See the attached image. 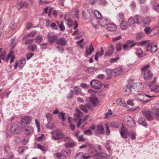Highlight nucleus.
I'll return each mask as SVG.
<instances>
[{
  "label": "nucleus",
  "mask_w": 159,
  "mask_h": 159,
  "mask_svg": "<svg viewBox=\"0 0 159 159\" xmlns=\"http://www.w3.org/2000/svg\"><path fill=\"white\" fill-rule=\"evenodd\" d=\"M139 45L144 47L147 46V51H151L152 53H154L157 49V45H153L151 43H148V41H141L139 43Z\"/></svg>",
  "instance_id": "obj_1"
},
{
  "label": "nucleus",
  "mask_w": 159,
  "mask_h": 159,
  "mask_svg": "<svg viewBox=\"0 0 159 159\" xmlns=\"http://www.w3.org/2000/svg\"><path fill=\"white\" fill-rule=\"evenodd\" d=\"M94 14L95 16V17L98 20H99L101 18V13L98 11L95 10L94 11Z\"/></svg>",
  "instance_id": "obj_37"
},
{
  "label": "nucleus",
  "mask_w": 159,
  "mask_h": 159,
  "mask_svg": "<svg viewBox=\"0 0 159 159\" xmlns=\"http://www.w3.org/2000/svg\"><path fill=\"white\" fill-rule=\"evenodd\" d=\"M136 43H133L130 45H128L126 44H123V48L125 49V50L128 51L130 49L134 46L135 45Z\"/></svg>",
  "instance_id": "obj_28"
},
{
  "label": "nucleus",
  "mask_w": 159,
  "mask_h": 159,
  "mask_svg": "<svg viewBox=\"0 0 159 159\" xmlns=\"http://www.w3.org/2000/svg\"><path fill=\"white\" fill-rule=\"evenodd\" d=\"M36 47V45L34 44H30L28 46V48L30 50L33 51L34 50Z\"/></svg>",
  "instance_id": "obj_50"
},
{
  "label": "nucleus",
  "mask_w": 159,
  "mask_h": 159,
  "mask_svg": "<svg viewBox=\"0 0 159 159\" xmlns=\"http://www.w3.org/2000/svg\"><path fill=\"white\" fill-rule=\"evenodd\" d=\"M95 17H93L91 20V23L96 29L97 28V26L98 24V22L99 20Z\"/></svg>",
  "instance_id": "obj_19"
},
{
  "label": "nucleus",
  "mask_w": 159,
  "mask_h": 159,
  "mask_svg": "<svg viewBox=\"0 0 159 159\" xmlns=\"http://www.w3.org/2000/svg\"><path fill=\"white\" fill-rule=\"evenodd\" d=\"M35 125L36 126V127L37 128L38 131V132H40V124L39 122V121L37 119H35Z\"/></svg>",
  "instance_id": "obj_46"
},
{
  "label": "nucleus",
  "mask_w": 159,
  "mask_h": 159,
  "mask_svg": "<svg viewBox=\"0 0 159 159\" xmlns=\"http://www.w3.org/2000/svg\"><path fill=\"white\" fill-rule=\"evenodd\" d=\"M83 152H79L75 156V159H81L82 158Z\"/></svg>",
  "instance_id": "obj_52"
},
{
  "label": "nucleus",
  "mask_w": 159,
  "mask_h": 159,
  "mask_svg": "<svg viewBox=\"0 0 159 159\" xmlns=\"http://www.w3.org/2000/svg\"><path fill=\"white\" fill-rule=\"evenodd\" d=\"M2 48H0V63L1 62V59H4L6 55V52L3 51L1 52Z\"/></svg>",
  "instance_id": "obj_40"
},
{
  "label": "nucleus",
  "mask_w": 159,
  "mask_h": 159,
  "mask_svg": "<svg viewBox=\"0 0 159 159\" xmlns=\"http://www.w3.org/2000/svg\"><path fill=\"white\" fill-rule=\"evenodd\" d=\"M26 62V60L24 58H22L19 62H16L14 66V68L16 69L18 66L20 68H23Z\"/></svg>",
  "instance_id": "obj_14"
},
{
  "label": "nucleus",
  "mask_w": 159,
  "mask_h": 159,
  "mask_svg": "<svg viewBox=\"0 0 159 159\" xmlns=\"http://www.w3.org/2000/svg\"><path fill=\"white\" fill-rule=\"evenodd\" d=\"M144 30L147 34H149L152 32V30L149 27H147L145 28Z\"/></svg>",
  "instance_id": "obj_53"
},
{
  "label": "nucleus",
  "mask_w": 159,
  "mask_h": 159,
  "mask_svg": "<svg viewBox=\"0 0 159 159\" xmlns=\"http://www.w3.org/2000/svg\"><path fill=\"white\" fill-rule=\"evenodd\" d=\"M65 113H63L62 112H61V113H60V114L58 115V117L59 118L62 119V120L63 121H64L65 120Z\"/></svg>",
  "instance_id": "obj_51"
},
{
  "label": "nucleus",
  "mask_w": 159,
  "mask_h": 159,
  "mask_svg": "<svg viewBox=\"0 0 159 159\" xmlns=\"http://www.w3.org/2000/svg\"><path fill=\"white\" fill-rule=\"evenodd\" d=\"M90 102L94 105H96L98 103V99L95 98L90 97Z\"/></svg>",
  "instance_id": "obj_34"
},
{
  "label": "nucleus",
  "mask_w": 159,
  "mask_h": 159,
  "mask_svg": "<svg viewBox=\"0 0 159 159\" xmlns=\"http://www.w3.org/2000/svg\"><path fill=\"white\" fill-rule=\"evenodd\" d=\"M50 26L52 29L54 30H57L58 28L57 25L54 23H52Z\"/></svg>",
  "instance_id": "obj_60"
},
{
  "label": "nucleus",
  "mask_w": 159,
  "mask_h": 159,
  "mask_svg": "<svg viewBox=\"0 0 159 159\" xmlns=\"http://www.w3.org/2000/svg\"><path fill=\"white\" fill-rule=\"evenodd\" d=\"M142 112L148 120L151 121L153 120V113L150 111L143 110L142 111Z\"/></svg>",
  "instance_id": "obj_9"
},
{
  "label": "nucleus",
  "mask_w": 159,
  "mask_h": 159,
  "mask_svg": "<svg viewBox=\"0 0 159 159\" xmlns=\"http://www.w3.org/2000/svg\"><path fill=\"white\" fill-rule=\"evenodd\" d=\"M94 49L92 44L90 45L89 48L85 50V55L86 57L90 55L94 51Z\"/></svg>",
  "instance_id": "obj_16"
},
{
  "label": "nucleus",
  "mask_w": 159,
  "mask_h": 159,
  "mask_svg": "<svg viewBox=\"0 0 159 159\" xmlns=\"http://www.w3.org/2000/svg\"><path fill=\"white\" fill-rule=\"evenodd\" d=\"M127 24H128L129 26H133L134 23L135 22L134 19L132 17H130L128 20Z\"/></svg>",
  "instance_id": "obj_32"
},
{
  "label": "nucleus",
  "mask_w": 159,
  "mask_h": 159,
  "mask_svg": "<svg viewBox=\"0 0 159 159\" xmlns=\"http://www.w3.org/2000/svg\"><path fill=\"white\" fill-rule=\"evenodd\" d=\"M112 111L111 109H109L107 112L105 114V117H108L109 116L112 114Z\"/></svg>",
  "instance_id": "obj_62"
},
{
  "label": "nucleus",
  "mask_w": 159,
  "mask_h": 159,
  "mask_svg": "<svg viewBox=\"0 0 159 159\" xmlns=\"http://www.w3.org/2000/svg\"><path fill=\"white\" fill-rule=\"evenodd\" d=\"M32 118L30 116H26L22 118L21 120V124L22 126L24 127L25 124H29L31 122Z\"/></svg>",
  "instance_id": "obj_13"
},
{
  "label": "nucleus",
  "mask_w": 159,
  "mask_h": 159,
  "mask_svg": "<svg viewBox=\"0 0 159 159\" xmlns=\"http://www.w3.org/2000/svg\"><path fill=\"white\" fill-rule=\"evenodd\" d=\"M52 139L55 140H58L61 139L63 134L59 129H56L51 132Z\"/></svg>",
  "instance_id": "obj_5"
},
{
  "label": "nucleus",
  "mask_w": 159,
  "mask_h": 159,
  "mask_svg": "<svg viewBox=\"0 0 159 159\" xmlns=\"http://www.w3.org/2000/svg\"><path fill=\"white\" fill-rule=\"evenodd\" d=\"M97 3L99 4H102L103 5H106L107 3V2L104 0H98Z\"/></svg>",
  "instance_id": "obj_56"
},
{
  "label": "nucleus",
  "mask_w": 159,
  "mask_h": 159,
  "mask_svg": "<svg viewBox=\"0 0 159 159\" xmlns=\"http://www.w3.org/2000/svg\"><path fill=\"white\" fill-rule=\"evenodd\" d=\"M121 35H120L117 37L112 38V40L114 42H116L117 41V40L121 39Z\"/></svg>",
  "instance_id": "obj_63"
},
{
  "label": "nucleus",
  "mask_w": 159,
  "mask_h": 159,
  "mask_svg": "<svg viewBox=\"0 0 159 159\" xmlns=\"http://www.w3.org/2000/svg\"><path fill=\"white\" fill-rule=\"evenodd\" d=\"M46 117L48 121V122H51L52 119V115L48 113L46 114Z\"/></svg>",
  "instance_id": "obj_48"
},
{
  "label": "nucleus",
  "mask_w": 159,
  "mask_h": 159,
  "mask_svg": "<svg viewBox=\"0 0 159 159\" xmlns=\"http://www.w3.org/2000/svg\"><path fill=\"white\" fill-rule=\"evenodd\" d=\"M20 128L16 124L13 123L11 125V132L13 134H16L20 132Z\"/></svg>",
  "instance_id": "obj_8"
},
{
  "label": "nucleus",
  "mask_w": 159,
  "mask_h": 159,
  "mask_svg": "<svg viewBox=\"0 0 159 159\" xmlns=\"http://www.w3.org/2000/svg\"><path fill=\"white\" fill-rule=\"evenodd\" d=\"M119 59V57H116V58H111L110 60L109 61L111 63H114Z\"/></svg>",
  "instance_id": "obj_61"
},
{
  "label": "nucleus",
  "mask_w": 159,
  "mask_h": 159,
  "mask_svg": "<svg viewBox=\"0 0 159 159\" xmlns=\"http://www.w3.org/2000/svg\"><path fill=\"white\" fill-rule=\"evenodd\" d=\"M71 150L67 149L63 152V156L64 157L70 156L71 153Z\"/></svg>",
  "instance_id": "obj_35"
},
{
  "label": "nucleus",
  "mask_w": 159,
  "mask_h": 159,
  "mask_svg": "<svg viewBox=\"0 0 159 159\" xmlns=\"http://www.w3.org/2000/svg\"><path fill=\"white\" fill-rule=\"evenodd\" d=\"M120 132L121 137L125 139H126L128 135L129 134V132L128 129L123 126H122L121 128Z\"/></svg>",
  "instance_id": "obj_12"
},
{
  "label": "nucleus",
  "mask_w": 159,
  "mask_h": 159,
  "mask_svg": "<svg viewBox=\"0 0 159 159\" xmlns=\"http://www.w3.org/2000/svg\"><path fill=\"white\" fill-rule=\"evenodd\" d=\"M143 23L144 24L148 25L151 22L150 18L149 17H147L145 18L143 20Z\"/></svg>",
  "instance_id": "obj_45"
},
{
  "label": "nucleus",
  "mask_w": 159,
  "mask_h": 159,
  "mask_svg": "<svg viewBox=\"0 0 159 159\" xmlns=\"http://www.w3.org/2000/svg\"><path fill=\"white\" fill-rule=\"evenodd\" d=\"M36 43H40L42 40V36L41 35H39L37 36L35 39Z\"/></svg>",
  "instance_id": "obj_42"
},
{
  "label": "nucleus",
  "mask_w": 159,
  "mask_h": 159,
  "mask_svg": "<svg viewBox=\"0 0 159 159\" xmlns=\"http://www.w3.org/2000/svg\"><path fill=\"white\" fill-rule=\"evenodd\" d=\"M138 122L140 125L144 126H146L147 125V124L145 122L144 118L143 117H139L138 120Z\"/></svg>",
  "instance_id": "obj_30"
},
{
  "label": "nucleus",
  "mask_w": 159,
  "mask_h": 159,
  "mask_svg": "<svg viewBox=\"0 0 159 159\" xmlns=\"http://www.w3.org/2000/svg\"><path fill=\"white\" fill-rule=\"evenodd\" d=\"M151 90V92L157 93L159 92V86L155 85L152 87Z\"/></svg>",
  "instance_id": "obj_38"
},
{
  "label": "nucleus",
  "mask_w": 159,
  "mask_h": 159,
  "mask_svg": "<svg viewBox=\"0 0 159 159\" xmlns=\"http://www.w3.org/2000/svg\"><path fill=\"white\" fill-rule=\"evenodd\" d=\"M58 36L55 33L52 32H49L47 35L48 42L50 43H52L57 40Z\"/></svg>",
  "instance_id": "obj_4"
},
{
  "label": "nucleus",
  "mask_w": 159,
  "mask_h": 159,
  "mask_svg": "<svg viewBox=\"0 0 159 159\" xmlns=\"http://www.w3.org/2000/svg\"><path fill=\"white\" fill-rule=\"evenodd\" d=\"M113 70L109 69H107L106 70V72L107 74V78L108 79H111V75L112 74Z\"/></svg>",
  "instance_id": "obj_39"
},
{
  "label": "nucleus",
  "mask_w": 159,
  "mask_h": 159,
  "mask_svg": "<svg viewBox=\"0 0 159 159\" xmlns=\"http://www.w3.org/2000/svg\"><path fill=\"white\" fill-rule=\"evenodd\" d=\"M133 18L136 24H139L143 20L142 18L140 16H135Z\"/></svg>",
  "instance_id": "obj_25"
},
{
  "label": "nucleus",
  "mask_w": 159,
  "mask_h": 159,
  "mask_svg": "<svg viewBox=\"0 0 159 159\" xmlns=\"http://www.w3.org/2000/svg\"><path fill=\"white\" fill-rule=\"evenodd\" d=\"M144 34L143 32L137 33L136 35V38L137 40L140 39L144 36Z\"/></svg>",
  "instance_id": "obj_36"
},
{
  "label": "nucleus",
  "mask_w": 159,
  "mask_h": 159,
  "mask_svg": "<svg viewBox=\"0 0 159 159\" xmlns=\"http://www.w3.org/2000/svg\"><path fill=\"white\" fill-rule=\"evenodd\" d=\"M136 54L139 57H142L143 56V51L141 48H138L136 49Z\"/></svg>",
  "instance_id": "obj_31"
},
{
  "label": "nucleus",
  "mask_w": 159,
  "mask_h": 159,
  "mask_svg": "<svg viewBox=\"0 0 159 159\" xmlns=\"http://www.w3.org/2000/svg\"><path fill=\"white\" fill-rule=\"evenodd\" d=\"M84 119H80L79 120L78 123L77 124V127L78 128H80V125L84 122Z\"/></svg>",
  "instance_id": "obj_58"
},
{
  "label": "nucleus",
  "mask_w": 159,
  "mask_h": 159,
  "mask_svg": "<svg viewBox=\"0 0 159 159\" xmlns=\"http://www.w3.org/2000/svg\"><path fill=\"white\" fill-rule=\"evenodd\" d=\"M76 113L74 115V117L79 118L82 116V113L78 108H76Z\"/></svg>",
  "instance_id": "obj_33"
},
{
  "label": "nucleus",
  "mask_w": 159,
  "mask_h": 159,
  "mask_svg": "<svg viewBox=\"0 0 159 159\" xmlns=\"http://www.w3.org/2000/svg\"><path fill=\"white\" fill-rule=\"evenodd\" d=\"M114 51V48L112 45H111L109 48L108 50L107 51L105 54L106 56H110L112 54Z\"/></svg>",
  "instance_id": "obj_26"
},
{
  "label": "nucleus",
  "mask_w": 159,
  "mask_h": 159,
  "mask_svg": "<svg viewBox=\"0 0 159 159\" xmlns=\"http://www.w3.org/2000/svg\"><path fill=\"white\" fill-rule=\"evenodd\" d=\"M120 26L121 28L123 30L126 29L129 26L127 23L123 20H121Z\"/></svg>",
  "instance_id": "obj_23"
},
{
  "label": "nucleus",
  "mask_w": 159,
  "mask_h": 159,
  "mask_svg": "<svg viewBox=\"0 0 159 159\" xmlns=\"http://www.w3.org/2000/svg\"><path fill=\"white\" fill-rule=\"evenodd\" d=\"M123 121L129 127H133L135 125V123L134 119L128 115L124 117Z\"/></svg>",
  "instance_id": "obj_3"
},
{
  "label": "nucleus",
  "mask_w": 159,
  "mask_h": 159,
  "mask_svg": "<svg viewBox=\"0 0 159 159\" xmlns=\"http://www.w3.org/2000/svg\"><path fill=\"white\" fill-rule=\"evenodd\" d=\"M61 139H63L66 142L70 141L71 139L70 137H67L66 136L64 135L63 134L61 137Z\"/></svg>",
  "instance_id": "obj_43"
},
{
  "label": "nucleus",
  "mask_w": 159,
  "mask_h": 159,
  "mask_svg": "<svg viewBox=\"0 0 159 159\" xmlns=\"http://www.w3.org/2000/svg\"><path fill=\"white\" fill-rule=\"evenodd\" d=\"M84 134L86 135L89 136L93 134V132L91 130L88 129L84 131Z\"/></svg>",
  "instance_id": "obj_54"
},
{
  "label": "nucleus",
  "mask_w": 159,
  "mask_h": 159,
  "mask_svg": "<svg viewBox=\"0 0 159 159\" xmlns=\"http://www.w3.org/2000/svg\"><path fill=\"white\" fill-rule=\"evenodd\" d=\"M129 135L130 137L132 139V140L135 139L136 134L134 131L132 130L130 131V134H129Z\"/></svg>",
  "instance_id": "obj_41"
},
{
  "label": "nucleus",
  "mask_w": 159,
  "mask_h": 159,
  "mask_svg": "<svg viewBox=\"0 0 159 159\" xmlns=\"http://www.w3.org/2000/svg\"><path fill=\"white\" fill-rule=\"evenodd\" d=\"M33 128L31 126H29L25 130V133L26 135H30L33 132Z\"/></svg>",
  "instance_id": "obj_20"
},
{
  "label": "nucleus",
  "mask_w": 159,
  "mask_h": 159,
  "mask_svg": "<svg viewBox=\"0 0 159 159\" xmlns=\"http://www.w3.org/2000/svg\"><path fill=\"white\" fill-rule=\"evenodd\" d=\"M116 51H118L121 50L122 48V44L120 43H117L116 44Z\"/></svg>",
  "instance_id": "obj_55"
},
{
  "label": "nucleus",
  "mask_w": 159,
  "mask_h": 159,
  "mask_svg": "<svg viewBox=\"0 0 159 159\" xmlns=\"http://www.w3.org/2000/svg\"><path fill=\"white\" fill-rule=\"evenodd\" d=\"M66 40L63 37H61L58 39L56 41V43L57 44L62 46L66 45Z\"/></svg>",
  "instance_id": "obj_15"
},
{
  "label": "nucleus",
  "mask_w": 159,
  "mask_h": 159,
  "mask_svg": "<svg viewBox=\"0 0 159 159\" xmlns=\"http://www.w3.org/2000/svg\"><path fill=\"white\" fill-rule=\"evenodd\" d=\"M121 68H118L114 69L113 71L116 73V75H119L121 73Z\"/></svg>",
  "instance_id": "obj_49"
},
{
  "label": "nucleus",
  "mask_w": 159,
  "mask_h": 159,
  "mask_svg": "<svg viewBox=\"0 0 159 159\" xmlns=\"http://www.w3.org/2000/svg\"><path fill=\"white\" fill-rule=\"evenodd\" d=\"M90 85L91 87L96 89H98L101 88L102 84L99 80H93L90 82Z\"/></svg>",
  "instance_id": "obj_7"
},
{
  "label": "nucleus",
  "mask_w": 159,
  "mask_h": 159,
  "mask_svg": "<svg viewBox=\"0 0 159 159\" xmlns=\"http://www.w3.org/2000/svg\"><path fill=\"white\" fill-rule=\"evenodd\" d=\"M135 98L137 101H139L142 104H145L148 102L151 99L145 100L144 95L140 93L138 94L135 96Z\"/></svg>",
  "instance_id": "obj_6"
},
{
  "label": "nucleus",
  "mask_w": 159,
  "mask_h": 159,
  "mask_svg": "<svg viewBox=\"0 0 159 159\" xmlns=\"http://www.w3.org/2000/svg\"><path fill=\"white\" fill-rule=\"evenodd\" d=\"M104 132V129L102 124H99L97 126V128L94 132V134L96 136H98L99 134H103Z\"/></svg>",
  "instance_id": "obj_11"
},
{
  "label": "nucleus",
  "mask_w": 159,
  "mask_h": 159,
  "mask_svg": "<svg viewBox=\"0 0 159 159\" xmlns=\"http://www.w3.org/2000/svg\"><path fill=\"white\" fill-rule=\"evenodd\" d=\"M29 139L28 138H24L22 139L21 142L23 144H26L27 143Z\"/></svg>",
  "instance_id": "obj_59"
},
{
  "label": "nucleus",
  "mask_w": 159,
  "mask_h": 159,
  "mask_svg": "<svg viewBox=\"0 0 159 159\" xmlns=\"http://www.w3.org/2000/svg\"><path fill=\"white\" fill-rule=\"evenodd\" d=\"M110 126L114 128H118L119 127V124L116 122H113L111 123Z\"/></svg>",
  "instance_id": "obj_57"
},
{
  "label": "nucleus",
  "mask_w": 159,
  "mask_h": 159,
  "mask_svg": "<svg viewBox=\"0 0 159 159\" xmlns=\"http://www.w3.org/2000/svg\"><path fill=\"white\" fill-rule=\"evenodd\" d=\"M116 103L118 105H120L123 107L125 106L126 105V102L125 101L121 98H118L116 101Z\"/></svg>",
  "instance_id": "obj_18"
},
{
  "label": "nucleus",
  "mask_w": 159,
  "mask_h": 159,
  "mask_svg": "<svg viewBox=\"0 0 159 159\" xmlns=\"http://www.w3.org/2000/svg\"><path fill=\"white\" fill-rule=\"evenodd\" d=\"M99 21L100 25L102 26L106 25L108 24L107 20L105 18H101L99 20Z\"/></svg>",
  "instance_id": "obj_24"
},
{
  "label": "nucleus",
  "mask_w": 159,
  "mask_h": 159,
  "mask_svg": "<svg viewBox=\"0 0 159 159\" xmlns=\"http://www.w3.org/2000/svg\"><path fill=\"white\" fill-rule=\"evenodd\" d=\"M96 152L92 156V157L93 158H103L104 157L101 153V152H98L96 150Z\"/></svg>",
  "instance_id": "obj_17"
},
{
  "label": "nucleus",
  "mask_w": 159,
  "mask_h": 159,
  "mask_svg": "<svg viewBox=\"0 0 159 159\" xmlns=\"http://www.w3.org/2000/svg\"><path fill=\"white\" fill-rule=\"evenodd\" d=\"M75 90V92L76 95H80L82 96H84V94L82 93L81 91V89L79 86H76L74 87Z\"/></svg>",
  "instance_id": "obj_22"
},
{
  "label": "nucleus",
  "mask_w": 159,
  "mask_h": 159,
  "mask_svg": "<svg viewBox=\"0 0 159 159\" xmlns=\"http://www.w3.org/2000/svg\"><path fill=\"white\" fill-rule=\"evenodd\" d=\"M149 67V65L148 64L141 68L142 73L143 74L144 79L145 80H150L152 77V72L148 69Z\"/></svg>",
  "instance_id": "obj_2"
},
{
  "label": "nucleus",
  "mask_w": 159,
  "mask_h": 159,
  "mask_svg": "<svg viewBox=\"0 0 159 159\" xmlns=\"http://www.w3.org/2000/svg\"><path fill=\"white\" fill-rule=\"evenodd\" d=\"M132 82L130 81L128 82V84L126 86L124 91L126 95L128 96L131 93L132 89Z\"/></svg>",
  "instance_id": "obj_10"
},
{
  "label": "nucleus",
  "mask_w": 159,
  "mask_h": 159,
  "mask_svg": "<svg viewBox=\"0 0 159 159\" xmlns=\"http://www.w3.org/2000/svg\"><path fill=\"white\" fill-rule=\"evenodd\" d=\"M132 88L135 91L139 92L141 90L142 85L140 83H136L134 85H132Z\"/></svg>",
  "instance_id": "obj_21"
},
{
  "label": "nucleus",
  "mask_w": 159,
  "mask_h": 159,
  "mask_svg": "<svg viewBox=\"0 0 159 159\" xmlns=\"http://www.w3.org/2000/svg\"><path fill=\"white\" fill-rule=\"evenodd\" d=\"M75 143L74 142H70L65 143V146L66 148H71L75 146Z\"/></svg>",
  "instance_id": "obj_44"
},
{
  "label": "nucleus",
  "mask_w": 159,
  "mask_h": 159,
  "mask_svg": "<svg viewBox=\"0 0 159 159\" xmlns=\"http://www.w3.org/2000/svg\"><path fill=\"white\" fill-rule=\"evenodd\" d=\"M90 105L88 104H86L85 105H80V108L81 110L84 112L85 113H87L88 112V110L87 108H89Z\"/></svg>",
  "instance_id": "obj_27"
},
{
  "label": "nucleus",
  "mask_w": 159,
  "mask_h": 159,
  "mask_svg": "<svg viewBox=\"0 0 159 159\" xmlns=\"http://www.w3.org/2000/svg\"><path fill=\"white\" fill-rule=\"evenodd\" d=\"M107 29L111 31H115L116 29V26L113 24H111L107 26Z\"/></svg>",
  "instance_id": "obj_29"
},
{
  "label": "nucleus",
  "mask_w": 159,
  "mask_h": 159,
  "mask_svg": "<svg viewBox=\"0 0 159 159\" xmlns=\"http://www.w3.org/2000/svg\"><path fill=\"white\" fill-rule=\"evenodd\" d=\"M37 148L40 149L43 151H45L46 150V148L43 146H42L40 144H38L37 145Z\"/></svg>",
  "instance_id": "obj_64"
},
{
  "label": "nucleus",
  "mask_w": 159,
  "mask_h": 159,
  "mask_svg": "<svg viewBox=\"0 0 159 159\" xmlns=\"http://www.w3.org/2000/svg\"><path fill=\"white\" fill-rule=\"evenodd\" d=\"M46 127L48 129H52L55 127V125L53 123L49 122L48 123Z\"/></svg>",
  "instance_id": "obj_47"
}]
</instances>
